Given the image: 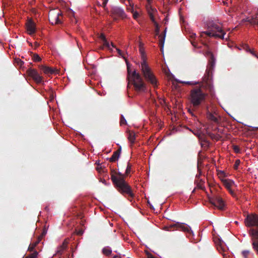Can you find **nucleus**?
Returning a JSON list of instances; mask_svg holds the SVG:
<instances>
[{
	"instance_id": "16",
	"label": "nucleus",
	"mask_w": 258,
	"mask_h": 258,
	"mask_svg": "<svg viewBox=\"0 0 258 258\" xmlns=\"http://www.w3.org/2000/svg\"><path fill=\"white\" fill-rule=\"evenodd\" d=\"M39 69L43 72V73L46 75H50L55 74L57 72V70L55 68H50L45 65L39 66Z\"/></svg>"
},
{
	"instance_id": "54",
	"label": "nucleus",
	"mask_w": 258,
	"mask_h": 258,
	"mask_svg": "<svg viewBox=\"0 0 258 258\" xmlns=\"http://www.w3.org/2000/svg\"><path fill=\"white\" fill-rule=\"evenodd\" d=\"M195 135H198V132L197 133H194Z\"/></svg>"
},
{
	"instance_id": "22",
	"label": "nucleus",
	"mask_w": 258,
	"mask_h": 258,
	"mask_svg": "<svg viewBox=\"0 0 258 258\" xmlns=\"http://www.w3.org/2000/svg\"><path fill=\"white\" fill-rule=\"evenodd\" d=\"M188 37L190 38V40L191 44L195 47H197V42L195 41L194 39H195L196 37V34L195 33H190L189 34Z\"/></svg>"
},
{
	"instance_id": "5",
	"label": "nucleus",
	"mask_w": 258,
	"mask_h": 258,
	"mask_svg": "<svg viewBox=\"0 0 258 258\" xmlns=\"http://www.w3.org/2000/svg\"><path fill=\"white\" fill-rule=\"evenodd\" d=\"M208 31L203 33L209 37H213L222 39H224L226 33L219 25L214 22H210L208 24Z\"/></svg>"
},
{
	"instance_id": "24",
	"label": "nucleus",
	"mask_w": 258,
	"mask_h": 258,
	"mask_svg": "<svg viewBox=\"0 0 258 258\" xmlns=\"http://www.w3.org/2000/svg\"><path fill=\"white\" fill-rule=\"evenodd\" d=\"M126 1L127 3L125 5L127 6V10L132 13L134 12V4L132 0H127Z\"/></svg>"
},
{
	"instance_id": "40",
	"label": "nucleus",
	"mask_w": 258,
	"mask_h": 258,
	"mask_svg": "<svg viewBox=\"0 0 258 258\" xmlns=\"http://www.w3.org/2000/svg\"><path fill=\"white\" fill-rule=\"evenodd\" d=\"M146 254L148 258H157L149 252H147Z\"/></svg>"
},
{
	"instance_id": "6",
	"label": "nucleus",
	"mask_w": 258,
	"mask_h": 258,
	"mask_svg": "<svg viewBox=\"0 0 258 258\" xmlns=\"http://www.w3.org/2000/svg\"><path fill=\"white\" fill-rule=\"evenodd\" d=\"M130 79L134 85L135 90L137 91H145L147 89L146 85L144 83L141 75L134 71L130 77Z\"/></svg>"
},
{
	"instance_id": "51",
	"label": "nucleus",
	"mask_w": 258,
	"mask_h": 258,
	"mask_svg": "<svg viewBox=\"0 0 258 258\" xmlns=\"http://www.w3.org/2000/svg\"><path fill=\"white\" fill-rule=\"evenodd\" d=\"M127 72H128V75H129V76H130V70H129L128 68H127Z\"/></svg>"
},
{
	"instance_id": "1",
	"label": "nucleus",
	"mask_w": 258,
	"mask_h": 258,
	"mask_svg": "<svg viewBox=\"0 0 258 258\" xmlns=\"http://www.w3.org/2000/svg\"><path fill=\"white\" fill-rule=\"evenodd\" d=\"M207 55L210 57V67L207 70L203 78V83L199 87H195L190 91L189 99L194 107H198L205 100L207 94L202 89L205 88L212 93L213 91V86L212 83V69L214 65L215 60L213 54L209 51L206 53Z\"/></svg>"
},
{
	"instance_id": "38",
	"label": "nucleus",
	"mask_w": 258,
	"mask_h": 258,
	"mask_svg": "<svg viewBox=\"0 0 258 258\" xmlns=\"http://www.w3.org/2000/svg\"><path fill=\"white\" fill-rule=\"evenodd\" d=\"M233 149L235 153H239L240 151L239 148L237 146H234Z\"/></svg>"
},
{
	"instance_id": "10",
	"label": "nucleus",
	"mask_w": 258,
	"mask_h": 258,
	"mask_svg": "<svg viewBox=\"0 0 258 258\" xmlns=\"http://www.w3.org/2000/svg\"><path fill=\"white\" fill-rule=\"evenodd\" d=\"M201 163V162L200 161V160H198V170L199 171V174H197L196 176L195 183L196 184L197 188L204 190H205V187L204 185L205 181L203 180H202V179H200V176L201 175L202 171L199 167V164Z\"/></svg>"
},
{
	"instance_id": "56",
	"label": "nucleus",
	"mask_w": 258,
	"mask_h": 258,
	"mask_svg": "<svg viewBox=\"0 0 258 258\" xmlns=\"http://www.w3.org/2000/svg\"><path fill=\"white\" fill-rule=\"evenodd\" d=\"M215 130H219V129L218 128H216Z\"/></svg>"
},
{
	"instance_id": "45",
	"label": "nucleus",
	"mask_w": 258,
	"mask_h": 258,
	"mask_svg": "<svg viewBox=\"0 0 258 258\" xmlns=\"http://www.w3.org/2000/svg\"><path fill=\"white\" fill-rule=\"evenodd\" d=\"M70 20L72 24H77V22L76 23H75V19H74L73 18H71V19Z\"/></svg>"
},
{
	"instance_id": "52",
	"label": "nucleus",
	"mask_w": 258,
	"mask_h": 258,
	"mask_svg": "<svg viewBox=\"0 0 258 258\" xmlns=\"http://www.w3.org/2000/svg\"><path fill=\"white\" fill-rule=\"evenodd\" d=\"M35 44L36 46H37V47L39 45V44L37 42H35Z\"/></svg>"
},
{
	"instance_id": "50",
	"label": "nucleus",
	"mask_w": 258,
	"mask_h": 258,
	"mask_svg": "<svg viewBox=\"0 0 258 258\" xmlns=\"http://www.w3.org/2000/svg\"><path fill=\"white\" fill-rule=\"evenodd\" d=\"M83 233L82 231H80L78 233V235H82Z\"/></svg>"
},
{
	"instance_id": "21",
	"label": "nucleus",
	"mask_w": 258,
	"mask_h": 258,
	"mask_svg": "<svg viewBox=\"0 0 258 258\" xmlns=\"http://www.w3.org/2000/svg\"><path fill=\"white\" fill-rule=\"evenodd\" d=\"M166 29H167V28H166L164 31V34H163V36L161 35L159 36V44L161 47V49H163V48L164 43L165 42V36H166Z\"/></svg>"
},
{
	"instance_id": "23",
	"label": "nucleus",
	"mask_w": 258,
	"mask_h": 258,
	"mask_svg": "<svg viewBox=\"0 0 258 258\" xmlns=\"http://www.w3.org/2000/svg\"><path fill=\"white\" fill-rule=\"evenodd\" d=\"M128 139L132 144L135 142L136 139V134L135 132L133 131H130L128 135Z\"/></svg>"
},
{
	"instance_id": "34",
	"label": "nucleus",
	"mask_w": 258,
	"mask_h": 258,
	"mask_svg": "<svg viewBox=\"0 0 258 258\" xmlns=\"http://www.w3.org/2000/svg\"><path fill=\"white\" fill-rule=\"evenodd\" d=\"M240 161L239 159H237L235 161V162L234 163V168L235 169H236L238 168V166L240 164Z\"/></svg>"
},
{
	"instance_id": "39",
	"label": "nucleus",
	"mask_w": 258,
	"mask_h": 258,
	"mask_svg": "<svg viewBox=\"0 0 258 258\" xmlns=\"http://www.w3.org/2000/svg\"><path fill=\"white\" fill-rule=\"evenodd\" d=\"M133 14V17L135 19H137L139 17V13L137 12H134L132 13Z\"/></svg>"
},
{
	"instance_id": "36",
	"label": "nucleus",
	"mask_w": 258,
	"mask_h": 258,
	"mask_svg": "<svg viewBox=\"0 0 258 258\" xmlns=\"http://www.w3.org/2000/svg\"><path fill=\"white\" fill-rule=\"evenodd\" d=\"M246 47L248 48V51H249L253 55L258 58V53L257 54L254 51L251 50L247 46H246Z\"/></svg>"
},
{
	"instance_id": "12",
	"label": "nucleus",
	"mask_w": 258,
	"mask_h": 258,
	"mask_svg": "<svg viewBox=\"0 0 258 258\" xmlns=\"http://www.w3.org/2000/svg\"><path fill=\"white\" fill-rule=\"evenodd\" d=\"M47 229L44 227L43 229L41 234L38 237L36 241L31 243L28 247V250L30 251H33L35 246L40 242L44 236H45L47 233Z\"/></svg>"
},
{
	"instance_id": "46",
	"label": "nucleus",
	"mask_w": 258,
	"mask_h": 258,
	"mask_svg": "<svg viewBox=\"0 0 258 258\" xmlns=\"http://www.w3.org/2000/svg\"><path fill=\"white\" fill-rule=\"evenodd\" d=\"M112 258H121V256L120 255H115Z\"/></svg>"
},
{
	"instance_id": "4",
	"label": "nucleus",
	"mask_w": 258,
	"mask_h": 258,
	"mask_svg": "<svg viewBox=\"0 0 258 258\" xmlns=\"http://www.w3.org/2000/svg\"><path fill=\"white\" fill-rule=\"evenodd\" d=\"M140 51L142 55V61L141 62L140 68L142 74L148 83L151 85L154 88H156L158 86V81L152 71L151 69L146 62L144 52L141 47V44H140Z\"/></svg>"
},
{
	"instance_id": "28",
	"label": "nucleus",
	"mask_w": 258,
	"mask_h": 258,
	"mask_svg": "<svg viewBox=\"0 0 258 258\" xmlns=\"http://www.w3.org/2000/svg\"><path fill=\"white\" fill-rule=\"evenodd\" d=\"M32 59H33V61H35V62H39L41 60V57L39 56L38 54H37L36 53L33 54Z\"/></svg>"
},
{
	"instance_id": "29",
	"label": "nucleus",
	"mask_w": 258,
	"mask_h": 258,
	"mask_svg": "<svg viewBox=\"0 0 258 258\" xmlns=\"http://www.w3.org/2000/svg\"><path fill=\"white\" fill-rule=\"evenodd\" d=\"M120 124L121 125L127 124L126 121L122 115H121L120 116Z\"/></svg>"
},
{
	"instance_id": "3",
	"label": "nucleus",
	"mask_w": 258,
	"mask_h": 258,
	"mask_svg": "<svg viewBox=\"0 0 258 258\" xmlns=\"http://www.w3.org/2000/svg\"><path fill=\"white\" fill-rule=\"evenodd\" d=\"M111 179L117 189L122 195H127L130 198H133L134 194L131 186L124 180V175L120 172L114 173L111 171Z\"/></svg>"
},
{
	"instance_id": "55",
	"label": "nucleus",
	"mask_w": 258,
	"mask_h": 258,
	"mask_svg": "<svg viewBox=\"0 0 258 258\" xmlns=\"http://www.w3.org/2000/svg\"><path fill=\"white\" fill-rule=\"evenodd\" d=\"M195 190H196V188H195L193 191H192V192H194L195 191Z\"/></svg>"
},
{
	"instance_id": "19",
	"label": "nucleus",
	"mask_w": 258,
	"mask_h": 258,
	"mask_svg": "<svg viewBox=\"0 0 258 258\" xmlns=\"http://www.w3.org/2000/svg\"><path fill=\"white\" fill-rule=\"evenodd\" d=\"M121 151V148L120 147L116 151H114L109 158V161L111 162H114L118 160L119 159Z\"/></svg>"
},
{
	"instance_id": "35",
	"label": "nucleus",
	"mask_w": 258,
	"mask_h": 258,
	"mask_svg": "<svg viewBox=\"0 0 258 258\" xmlns=\"http://www.w3.org/2000/svg\"><path fill=\"white\" fill-rule=\"evenodd\" d=\"M116 50H117L119 55L121 56L122 58L125 59V57L124 54H123L122 52L121 51V50H120L119 49L117 48H116Z\"/></svg>"
},
{
	"instance_id": "31",
	"label": "nucleus",
	"mask_w": 258,
	"mask_h": 258,
	"mask_svg": "<svg viewBox=\"0 0 258 258\" xmlns=\"http://www.w3.org/2000/svg\"><path fill=\"white\" fill-rule=\"evenodd\" d=\"M249 253H250L249 250H243L241 252L242 255L244 258H247Z\"/></svg>"
},
{
	"instance_id": "49",
	"label": "nucleus",
	"mask_w": 258,
	"mask_h": 258,
	"mask_svg": "<svg viewBox=\"0 0 258 258\" xmlns=\"http://www.w3.org/2000/svg\"><path fill=\"white\" fill-rule=\"evenodd\" d=\"M111 45L113 47H114V48H116V46H115V45H114L112 42H111Z\"/></svg>"
},
{
	"instance_id": "15",
	"label": "nucleus",
	"mask_w": 258,
	"mask_h": 258,
	"mask_svg": "<svg viewBox=\"0 0 258 258\" xmlns=\"http://www.w3.org/2000/svg\"><path fill=\"white\" fill-rule=\"evenodd\" d=\"M69 242L67 239H65L62 244L57 247L55 255L60 257L64 253V252L68 249V245Z\"/></svg>"
},
{
	"instance_id": "7",
	"label": "nucleus",
	"mask_w": 258,
	"mask_h": 258,
	"mask_svg": "<svg viewBox=\"0 0 258 258\" xmlns=\"http://www.w3.org/2000/svg\"><path fill=\"white\" fill-rule=\"evenodd\" d=\"M166 228L168 231H172L173 230L172 229V228H175V230H178L185 232H187L189 234H193V232L191 230L190 227L187 224H185L184 223H177L176 224L170 225Z\"/></svg>"
},
{
	"instance_id": "13",
	"label": "nucleus",
	"mask_w": 258,
	"mask_h": 258,
	"mask_svg": "<svg viewBox=\"0 0 258 258\" xmlns=\"http://www.w3.org/2000/svg\"><path fill=\"white\" fill-rule=\"evenodd\" d=\"M26 26L27 31L29 35H32L35 33L36 25L32 19H29L26 24Z\"/></svg>"
},
{
	"instance_id": "26",
	"label": "nucleus",
	"mask_w": 258,
	"mask_h": 258,
	"mask_svg": "<svg viewBox=\"0 0 258 258\" xmlns=\"http://www.w3.org/2000/svg\"><path fill=\"white\" fill-rule=\"evenodd\" d=\"M67 15L70 18V20L71 18L75 19V23L77 22V19L75 16V13L72 10L70 9L67 11Z\"/></svg>"
},
{
	"instance_id": "37",
	"label": "nucleus",
	"mask_w": 258,
	"mask_h": 258,
	"mask_svg": "<svg viewBox=\"0 0 258 258\" xmlns=\"http://www.w3.org/2000/svg\"><path fill=\"white\" fill-rule=\"evenodd\" d=\"M184 83L187 84V85H195L199 84V82H184Z\"/></svg>"
},
{
	"instance_id": "14",
	"label": "nucleus",
	"mask_w": 258,
	"mask_h": 258,
	"mask_svg": "<svg viewBox=\"0 0 258 258\" xmlns=\"http://www.w3.org/2000/svg\"><path fill=\"white\" fill-rule=\"evenodd\" d=\"M207 117L209 120L213 123L216 124L220 123V117L215 112H211L208 110L207 112Z\"/></svg>"
},
{
	"instance_id": "8",
	"label": "nucleus",
	"mask_w": 258,
	"mask_h": 258,
	"mask_svg": "<svg viewBox=\"0 0 258 258\" xmlns=\"http://www.w3.org/2000/svg\"><path fill=\"white\" fill-rule=\"evenodd\" d=\"M60 16H62V13L60 11L57 12L54 11L50 12L49 13V20L53 25L60 24Z\"/></svg>"
},
{
	"instance_id": "32",
	"label": "nucleus",
	"mask_w": 258,
	"mask_h": 258,
	"mask_svg": "<svg viewBox=\"0 0 258 258\" xmlns=\"http://www.w3.org/2000/svg\"><path fill=\"white\" fill-rule=\"evenodd\" d=\"M103 46L107 47L108 49L112 50V49L110 48V45L107 39L103 40Z\"/></svg>"
},
{
	"instance_id": "18",
	"label": "nucleus",
	"mask_w": 258,
	"mask_h": 258,
	"mask_svg": "<svg viewBox=\"0 0 258 258\" xmlns=\"http://www.w3.org/2000/svg\"><path fill=\"white\" fill-rule=\"evenodd\" d=\"M243 22H247L251 25H258V13L255 14L251 18H246L242 20Z\"/></svg>"
},
{
	"instance_id": "53",
	"label": "nucleus",
	"mask_w": 258,
	"mask_h": 258,
	"mask_svg": "<svg viewBox=\"0 0 258 258\" xmlns=\"http://www.w3.org/2000/svg\"><path fill=\"white\" fill-rule=\"evenodd\" d=\"M20 62H21V64H20L21 65H22V63H23V62L22 61H21V60H20Z\"/></svg>"
},
{
	"instance_id": "25",
	"label": "nucleus",
	"mask_w": 258,
	"mask_h": 258,
	"mask_svg": "<svg viewBox=\"0 0 258 258\" xmlns=\"http://www.w3.org/2000/svg\"><path fill=\"white\" fill-rule=\"evenodd\" d=\"M102 253L107 256L111 255L112 253V249L109 246H106L102 249Z\"/></svg>"
},
{
	"instance_id": "20",
	"label": "nucleus",
	"mask_w": 258,
	"mask_h": 258,
	"mask_svg": "<svg viewBox=\"0 0 258 258\" xmlns=\"http://www.w3.org/2000/svg\"><path fill=\"white\" fill-rule=\"evenodd\" d=\"M223 183L225 187L228 189L232 188L233 186H235L234 182L230 179H226L223 180Z\"/></svg>"
},
{
	"instance_id": "47",
	"label": "nucleus",
	"mask_w": 258,
	"mask_h": 258,
	"mask_svg": "<svg viewBox=\"0 0 258 258\" xmlns=\"http://www.w3.org/2000/svg\"><path fill=\"white\" fill-rule=\"evenodd\" d=\"M106 3H107V1H104L103 3V7H105L106 5Z\"/></svg>"
},
{
	"instance_id": "9",
	"label": "nucleus",
	"mask_w": 258,
	"mask_h": 258,
	"mask_svg": "<svg viewBox=\"0 0 258 258\" xmlns=\"http://www.w3.org/2000/svg\"><path fill=\"white\" fill-rule=\"evenodd\" d=\"M210 202L212 205L220 210L223 209L225 207L224 201L222 198L218 195H216L211 198L210 199Z\"/></svg>"
},
{
	"instance_id": "44",
	"label": "nucleus",
	"mask_w": 258,
	"mask_h": 258,
	"mask_svg": "<svg viewBox=\"0 0 258 258\" xmlns=\"http://www.w3.org/2000/svg\"><path fill=\"white\" fill-rule=\"evenodd\" d=\"M153 0H147V2L148 3V4L149 6L151 5V4L152 3Z\"/></svg>"
},
{
	"instance_id": "27",
	"label": "nucleus",
	"mask_w": 258,
	"mask_h": 258,
	"mask_svg": "<svg viewBox=\"0 0 258 258\" xmlns=\"http://www.w3.org/2000/svg\"><path fill=\"white\" fill-rule=\"evenodd\" d=\"M131 168H132V165L130 163H127V167L125 170V174H123L125 176H127L131 172Z\"/></svg>"
},
{
	"instance_id": "17",
	"label": "nucleus",
	"mask_w": 258,
	"mask_h": 258,
	"mask_svg": "<svg viewBox=\"0 0 258 258\" xmlns=\"http://www.w3.org/2000/svg\"><path fill=\"white\" fill-rule=\"evenodd\" d=\"M112 13L115 16L120 17L122 19L126 17L125 14L123 9L118 8L115 7L112 9Z\"/></svg>"
},
{
	"instance_id": "41",
	"label": "nucleus",
	"mask_w": 258,
	"mask_h": 258,
	"mask_svg": "<svg viewBox=\"0 0 258 258\" xmlns=\"http://www.w3.org/2000/svg\"><path fill=\"white\" fill-rule=\"evenodd\" d=\"M228 190L233 197H235V194L234 192V191L232 189V188H230L229 189H228Z\"/></svg>"
},
{
	"instance_id": "33",
	"label": "nucleus",
	"mask_w": 258,
	"mask_h": 258,
	"mask_svg": "<svg viewBox=\"0 0 258 258\" xmlns=\"http://www.w3.org/2000/svg\"><path fill=\"white\" fill-rule=\"evenodd\" d=\"M154 25H155V27H156V29H155L156 35H158L159 34V31H160L159 26L157 22H155Z\"/></svg>"
},
{
	"instance_id": "42",
	"label": "nucleus",
	"mask_w": 258,
	"mask_h": 258,
	"mask_svg": "<svg viewBox=\"0 0 258 258\" xmlns=\"http://www.w3.org/2000/svg\"><path fill=\"white\" fill-rule=\"evenodd\" d=\"M99 37L102 41L106 39L105 35L103 34H101Z\"/></svg>"
},
{
	"instance_id": "48",
	"label": "nucleus",
	"mask_w": 258,
	"mask_h": 258,
	"mask_svg": "<svg viewBox=\"0 0 258 258\" xmlns=\"http://www.w3.org/2000/svg\"><path fill=\"white\" fill-rule=\"evenodd\" d=\"M164 21H165V23H166V22L168 21V18H167V17H166L164 19Z\"/></svg>"
},
{
	"instance_id": "43",
	"label": "nucleus",
	"mask_w": 258,
	"mask_h": 258,
	"mask_svg": "<svg viewBox=\"0 0 258 258\" xmlns=\"http://www.w3.org/2000/svg\"><path fill=\"white\" fill-rule=\"evenodd\" d=\"M150 19L152 20V21L155 23V22H156L155 21L154 17L153 14H152L151 13L150 14Z\"/></svg>"
},
{
	"instance_id": "2",
	"label": "nucleus",
	"mask_w": 258,
	"mask_h": 258,
	"mask_svg": "<svg viewBox=\"0 0 258 258\" xmlns=\"http://www.w3.org/2000/svg\"><path fill=\"white\" fill-rule=\"evenodd\" d=\"M244 223L246 227H250L248 234L251 237L252 247L258 253V214L251 213L247 215Z\"/></svg>"
},
{
	"instance_id": "30",
	"label": "nucleus",
	"mask_w": 258,
	"mask_h": 258,
	"mask_svg": "<svg viewBox=\"0 0 258 258\" xmlns=\"http://www.w3.org/2000/svg\"><path fill=\"white\" fill-rule=\"evenodd\" d=\"M38 255V252L36 251H35L30 255L26 256L25 258H37Z\"/></svg>"
},
{
	"instance_id": "11",
	"label": "nucleus",
	"mask_w": 258,
	"mask_h": 258,
	"mask_svg": "<svg viewBox=\"0 0 258 258\" xmlns=\"http://www.w3.org/2000/svg\"><path fill=\"white\" fill-rule=\"evenodd\" d=\"M27 73L28 76L31 77L36 83L40 84L42 82V77L38 74L37 70L30 68L27 70Z\"/></svg>"
}]
</instances>
